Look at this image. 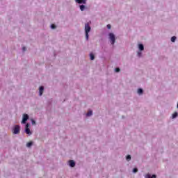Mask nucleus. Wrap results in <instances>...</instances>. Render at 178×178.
<instances>
[{"instance_id":"nucleus-1","label":"nucleus","mask_w":178,"mask_h":178,"mask_svg":"<svg viewBox=\"0 0 178 178\" xmlns=\"http://www.w3.org/2000/svg\"><path fill=\"white\" fill-rule=\"evenodd\" d=\"M91 31V26L88 23L85 24V32H86V40H88V32Z\"/></svg>"},{"instance_id":"nucleus-2","label":"nucleus","mask_w":178,"mask_h":178,"mask_svg":"<svg viewBox=\"0 0 178 178\" xmlns=\"http://www.w3.org/2000/svg\"><path fill=\"white\" fill-rule=\"evenodd\" d=\"M108 35H109V39L111 41V44L114 45L116 41V38L115 37V35L113 33H110Z\"/></svg>"},{"instance_id":"nucleus-3","label":"nucleus","mask_w":178,"mask_h":178,"mask_svg":"<svg viewBox=\"0 0 178 178\" xmlns=\"http://www.w3.org/2000/svg\"><path fill=\"white\" fill-rule=\"evenodd\" d=\"M13 134H19L20 133V126L15 125L13 130Z\"/></svg>"},{"instance_id":"nucleus-4","label":"nucleus","mask_w":178,"mask_h":178,"mask_svg":"<svg viewBox=\"0 0 178 178\" xmlns=\"http://www.w3.org/2000/svg\"><path fill=\"white\" fill-rule=\"evenodd\" d=\"M27 120H29V115L27 114H24L23 115V118H22V123L23 124H26V122H27Z\"/></svg>"},{"instance_id":"nucleus-5","label":"nucleus","mask_w":178,"mask_h":178,"mask_svg":"<svg viewBox=\"0 0 178 178\" xmlns=\"http://www.w3.org/2000/svg\"><path fill=\"white\" fill-rule=\"evenodd\" d=\"M29 127H30V124H26V130H25V131H26V134H29L30 135V134H31V131H30V129Z\"/></svg>"},{"instance_id":"nucleus-6","label":"nucleus","mask_w":178,"mask_h":178,"mask_svg":"<svg viewBox=\"0 0 178 178\" xmlns=\"http://www.w3.org/2000/svg\"><path fill=\"white\" fill-rule=\"evenodd\" d=\"M69 165L71 168H74L76 166V163L73 160L69 161Z\"/></svg>"},{"instance_id":"nucleus-7","label":"nucleus","mask_w":178,"mask_h":178,"mask_svg":"<svg viewBox=\"0 0 178 178\" xmlns=\"http://www.w3.org/2000/svg\"><path fill=\"white\" fill-rule=\"evenodd\" d=\"M44 94V86H40L39 88V95H42Z\"/></svg>"},{"instance_id":"nucleus-8","label":"nucleus","mask_w":178,"mask_h":178,"mask_svg":"<svg viewBox=\"0 0 178 178\" xmlns=\"http://www.w3.org/2000/svg\"><path fill=\"white\" fill-rule=\"evenodd\" d=\"M76 3H83L86 4L87 3V0H75Z\"/></svg>"},{"instance_id":"nucleus-9","label":"nucleus","mask_w":178,"mask_h":178,"mask_svg":"<svg viewBox=\"0 0 178 178\" xmlns=\"http://www.w3.org/2000/svg\"><path fill=\"white\" fill-rule=\"evenodd\" d=\"M145 177V178H156V175H153L152 177H151V175L147 174Z\"/></svg>"},{"instance_id":"nucleus-10","label":"nucleus","mask_w":178,"mask_h":178,"mask_svg":"<svg viewBox=\"0 0 178 178\" xmlns=\"http://www.w3.org/2000/svg\"><path fill=\"white\" fill-rule=\"evenodd\" d=\"M138 48L140 51H144V45L143 44H140Z\"/></svg>"},{"instance_id":"nucleus-11","label":"nucleus","mask_w":178,"mask_h":178,"mask_svg":"<svg viewBox=\"0 0 178 178\" xmlns=\"http://www.w3.org/2000/svg\"><path fill=\"white\" fill-rule=\"evenodd\" d=\"M80 10L83 12V10H84V9H86V6L84 5H81L79 6Z\"/></svg>"},{"instance_id":"nucleus-12","label":"nucleus","mask_w":178,"mask_h":178,"mask_svg":"<svg viewBox=\"0 0 178 178\" xmlns=\"http://www.w3.org/2000/svg\"><path fill=\"white\" fill-rule=\"evenodd\" d=\"M92 111H89L86 113V116H92Z\"/></svg>"},{"instance_id":"nucleus-13","label":"nucleus","mask_w":178,"mask_h":178,"mask_svg":"<svg viewBox=\"0 0 178 178\" xmlns=\"http://www.w3.org/2000/svg\"><path fill=\"white\" fill-rule=\"evenodd\" d=\"M31 145H33V142H29L27 144H26V147L28 148H30V147H31Z\"/></svg>"},{"instance_id":"nucleus-14","label":"nucleus","mask_w":178,"mask_h":178,"mask_svg":"<svg viewBox=\"0 0 178 178\" xmlns=\"http://www.w3.org/2000/svg\"><path fill=\"white\" fill-rule=\"evenodd\" d=\"M90 60H94V59H95V56H94V54H90Z\"/></svg>"},{"instance_id":"nucleus-15","label":"nucleus","mask_w":178,"mask_h":178,"mask_svg":"<svg viewBox=\"0 0 178 178\" xmlns=\"http://www.w3.org/2000/svg\"><path fill=\"white\" fill-rule=\"evenodd\" d=\"M177 112H175L172 114V119H175V118H177Z\"/></svg>"},{"instance_id":"nucleus-16","label":"nucleus","mask_w":178,"mask_h":178,"mask_svg":"<svg viewBox=\"0 0 178 178\" xmlns=\"http://www.w3.org/2000/svg\"><path fill=\"white\" fill-rule=\"evenodd\" d=\"M171 41H172V42H175L176 41V36H172L171 38Z\"/></svg>"},{"instance_id":"nucleus-17","label":"nucleus","mask_w":178,"mask_h":178,"mask_svg":"<svg viewBox=\"0 0 178 178\" xmlns=\"http://www.w3.org/2000/svg\"><path fill=\"white\" fill-rule=\"evenodd\" d=\"M138 94H139V95L143 94V89L139 88V89L138 90Z\"/></svg>"},{"instance_id":"nucleus-18","label":"nucleus","mask_w":178,"mask_h":178,"mask_svg":"<svg viewBox=\"0 0 178 178\" xmlns=\"http://www.w3.org/2000/svg\"><path fill=\"white\" fill-rule=\"evenodd\" d=\"M126 159H127V161H130V159H131V156L127 155Z\"/></svg>"},{"instance_id":"nucleus-19","label":"nucleus","mask_w":178,"mask_h":178,"mask_svg":"<svg viewBox=\"0 0 178 178\" xmlns=\"http://www.w3.org/2000/svg\"><path fill=\"white\" fill-rule=\"evenodd\" d=\"M133 172H134V173H137V172H138V169L134 168Z\"/></svg>"},{"instance_id":"nucleus-20","label":"nucleus","mask_w":178,"mask_h":178,"mask_svg":"<svg viewBox=\"0 0 178 178\" xmlns=\"http://www.w3.org/2000/svg\"><path fill=\"white\" fill-rule=\"evenodd\" d=\"M51 29H56V26H55V24H51Z\"/></svg>"},{"instance_id":"nucleus-21","label":"nucleus","mask_w":178,"mask_h":178,"mask_svg":"<svg viewBox=\"0 0 178 178\" xmlns=\"http://www.w3.org/2000/svg\"><path fill=\"white\" fill-rule=\"evenodd\" d=\"M115 72L118 73L120 72V69L119 67L115 68Z\"/></svg>"},{"instance_id":"nucleus-22","label":"nucleus","mask_w":178,"mask_h":178,"mask_svg":"<svg viewBox=\"0 0 178 178\" xmlns=\"http://www.w3.org/2000/svg\"><path fill=\"white\" fill-rule=\"evenodd\" d=\"M111 24H108V25H107V29H108V30H111Z\"/></svg>"},{"instance_id":"nucleus-23","label":"nucleus","mask_w":178,"mask_h":178,"mask_svg":"<svg viewBox=\"0 0 178 178\" xmlns=\"http://www.w3.org/2000/svg\"><path fill=\"white\" fill-rule=\"evenodd\" d=\"M32 124H35V121H34V120H32Z\"/></svg>"},{"instance_id":"nucleus-24","label":"nucleus","mask_w":178,"mask_h":178,"mask_svg":"<svg viewBox=\"0 0 178 178\" xmlns=\"http://www.w3.org/2000/svg\"><path fill=\"white\" fill-rule=\"evenodd\" d=\"M22 49H23V51H26V47H24L22 48Z\"/></svg>"},{"instance_id":"nucleus-25","label":"nucleus","mask_w":178,"mask_h":178,"mask_svg":"<svg viewBox=\"0 0 178 178\" xmlns=\"http://www.w3.org/2000/svg\"><path fill=\"white\" fill-rule=\"evenodd\" d=\"M138 56H141V53H138Z\"/></svg>"}]
</instances>
